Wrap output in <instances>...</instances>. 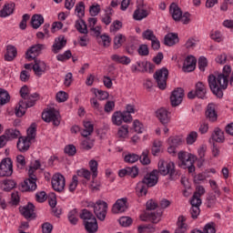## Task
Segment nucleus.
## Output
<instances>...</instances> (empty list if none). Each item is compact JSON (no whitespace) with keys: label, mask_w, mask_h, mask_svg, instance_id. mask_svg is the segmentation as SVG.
Segmentation results:
<instances>
[{"label":"nucleus","mask_w":233,"mask_h":233,"mask_svg":"<svg viewBox=\"0 0 233 233\" xmlns=\"http://www.w3.org/2000/svg\"><path fill=\"white\" fill-rule=\"evenodd\" d=\"M153 77L157 83V86H158L160 90H165V88H167V79H168V69L162 67L157 70Z\"/></svg>","instance_id":"39448f33"},{"label":"nucleus","mask_w":233,"mask_h":233,"mask_svg":"<svg viewBox=\"0 0 233 233\" xmlns=\"http://www.w3.org/2000/svg\"><path fill=\"white\" fill-rule=\"evenodd\" d=\"M161 145H162L161 140H155L153 142V147L151 149L153 156H157V154L161 152Z\"/></svg>","instance_id":"09e8293b"},{"label":"nucleus","mask_w":233,"mask_h":233,"mask_svg":"<svg viewBox=\"0 0 233 233\" xmlns=\"http://www.w3.org/2000/svg\"><path fill=\"white\" fill-rule=\"evenodd\" d=\"M75 12L77 14L79 19L85 17V3L79 2L76 4Z\"/></svg>","instance_id":"37998d69"},{"label":"nucleus","mask_w":233,"mask_h":233,"mask_svg":"<svg viewBox=\"0 0 233 233\" xmlns=\"http://www.w3.org/2000/svg\"><path fill=\"white\" fill-rule=\"evenodd\" d=\"M66 99H68V94H66V92L59 91L56 94V101L58 103H65V101H66Z\"/></svg>","instance_id":"680f3d73"},{"label":"nucleus","mask_w":233,"mask_h":233,"mask_svg":"<svg viewBox=\"0 0 233 233\" xmlns=\"http://www.w3.org/2000/svg\"><path fill=\"white\" fill-rule=\"evenodd\" d=\"M94 132V124L90 121H84V129L81 132L83 137H88V136H92Z\"/></svg>","instance_id":"72a5a7b5"},{"label":"nucleus","mask_w":233,"mask_h":233,"mask_svg":"<svg viewBox=\"0 0 233 233\" xmlns=\"http://www.w3.org/2000/svg\"><path fill=\"white\" fill-rule=\"evenodd\" d=\"M15 57H17V48L12 45L7 46L5 55V61H14Z\"/></svg>","instance_id":"c85d7f7f"},{"label":"nucleus","mask_w":233,"mask_h":233,"mask_svg":"<svg viewBox=\"0 0 233 233\" xmlns=\"http://www.w3.org/2000/svg\"><path fill=\"white\" fill-rule=\"evenodd\" d=\"M128 209V198H118L116 203L113 205L112 212L113 214H121L127 212Z\"/></svg>","instance_id":"4468645a"},{"label":"nucleus","mask_w":233,"mask_h":233,"mask_svg":"<svg viewBox=\"0 0 233 233\" xmlns=\"http://www.w3.org/2000/svg\"><path fill=\"white\" fill-rule=\"evenodd\" d=\"M51 184L56 192H63L66 185V180L63 175L56 173L52 177Z\"/></svg>","instance_id":"9d476101"},{"label":"nucleus","mask_w":233,"mask_h":233,"mask_svg":"<svg viewBox=\"0 0 233 233\" xmlns=\"http://www.w3.org/2000/svg\"><path fill=\"white\" fill-rule=\"evenodd\" d=\"M25 138L29 139V141L35 139V124H32L27 129V137Z\"/></svg>","instance_id":"4d7b16f0"},{"label":"nucleus","mask_w":233,"mask_h":233,"mask_svg":"<svg viewBox=\"0 0 233 233\" xmlns=\"http://www.w3.org/2000/svg\"><path fill=\"white\" fill-rule=\"evenodd\" d=\"M80 219H83L85 228L88 233H96L97 232V219L96 216L90 212L88 209H82L80 215Z\"/></svg>","instance_id":"7ed1b4c3"},{"label":"nucleus","mask_w":233,"mask_h":233,"mask_svg":"<svg viewBox=\"0 0 233 233\" xmlns=\"http://www.w3.org/2000/svg\"><path fill=\"white\" fill-rule=\"evenodd\" d=\"M118 137L125 139L128 136V125H124L118 128L117 132Z\"/></svg>","instance_id":"6e6d98bb"},{"label":"nucleus","mask_w":233,"mask_h":233,"mask_svg":"<svg viewBox=\"0 0 233 233\" xmlns=\"http://www.w3.org/2000/svg\"><path fill=\"white\" fill-rule=\"evenodd\" d=\"M187 218L185 216L178 217V220L177 222V228L175 229V233H185L187 232V225L186 222Z\"/></svg>","instance_id":"c756f323"},{"label":"nucleus","mask_w":233,"mask_h":233,"mask_svg":"<svg viewBox=\"0 0 233 233\" xmlns=\"http://www.w3.org/2000/svg\"><path fill=\"white\" fill-rule=\"evenodd\" d=\"M45 50V45L43 44H36L29 47L25 53V59H28V61L38 59L36 58L39 54H41V51Z\"/></svg>","instance_id":"f8f14e48"},{"label":"nucleus","mask_w":233,"mask_h":233,"mask_svg":"<svg viewBox=\"0 0 233 233\" xmlns=\"http://www.w3.org/2000/svg\"><path fill=\"white\" fill-rule=\"evenodd\" d=\"M169 13L171 14L174 21L179 22L181 21V17H183V11L181 8L176 4H171L169 6Z\"/></svg>","instance_id":"5701e85b"},{"label":"nucleus","mask_w":233,"mask_h":233,"mask_svg":"<svg viewBox=\"0 0 233 233\" xmlns=\"http://www.w3.org/2000/svg\"><path fill=\"white\" fill-rule=\"evenodd\" d=\"M206 117L211 123H215L218 121V112H216V105L215 104H208L207 110H206Z\"/></svg>","instance_id":"412c9836"},{"label":"nucleus","mask_w":233,"mask_h":233,"mask_svg":"<svg viewBox=\"0 0 233 233\" xmlns=\"http://www.w3.org/2000/svg\"><path fill=\"white\" fill-rule=\"evenodd\" d=\"M195 92L198 99H205L207 97V86L203 82H198L195 86Z\"/></svg>","instance_id":"bb28decb"},{"label":"nucleus","mask_w":233,"mask_h":233,"mask_svg":"<svg viewBox=\"0 0 233 233\" xmlns=\"http://www.w3.org/2000/svg\"><path fill=\"white\" fill-rule=\"evenodd\" d=\"M33 104H25V100H20L18 106H16L15 109V114L16 117H23L25 114H26V109L31 108Z\"/></svg>","instance_id":"393cba45"},{"label":"nucleus","mask_w":233,"mask_h":233,"mask_svg":"<svg viewBox=\"0 0 233 233\" xmlns=\"http://www.w3.org/2000/svg\"><path fill=\"white\" fill-rule=\"evenodd\" d=\"M136 192L138 198H143V196H147V193L148 192V187L140 181L137 184Z\"/></svg>","instance_id":"e433bc0d"},{"label":"nucleus","mask_w":233,"mask_h":233,"mask_svg":"<svg viewBox=\"0 0 233 233\" xmlns=\"http://www.w3.org/2000/svg\"><path fill=\"white\" fill-rule=\"evenodd\" d=\"M91 207L94 208V214L96 216L97 219H99V221H105L108 210V204L103 200H98L96 204L93 203Z\"/></svg>","instance_id":"0eeeda50"},{"label":"nucleus","mask_w":233,"mask_h":233,"mask_svg":"<svg viewBox=\"0 0 233 233\" xmlns=\"http://www.w3.org/2000/svg\"><path fill=\"white\" fill-rule=\"evenodd\" d=\"M10 103V94L5 89L0 88V105Z\"/></svg>","instance_id":"58836bf2"},{"label":"nucleus","mask_w":233,"mask_h":233,"mask_svg":"<svg viewBox=\"0 0 233 233\" xmlns=\"http://www.w3.org/2000/svg\"><path fill=\"white\" fill-rule=\"evenodd\" d=\"M211 137L213 141H216V143H223L225 141V132H223L219 127H217L215 128Z\"/></svg>","instance_id":"7c9ffc66"},{"label":"nucleus","mask_w":233,"mask_h":233,"mask_svg":"<svg viewBox=\"0 0 233 233\" xmlns=\"http://www.w3.org/2000/svg\"><path fill=\"white\" fill-rule=\"evenodd\" d=\"M198 60L193 56H187L183 65V71L184 72H194L196 70V64Z\"/></svg>","instance_id":"6ab92c4d"},{"label":"nucleus","mask_w":233,"mask_h":233,"mask_svg":"<svg viewBox=\"0 0 233 233\" xmlns=\"http://www.w3.org/2000/svg\"><path fill=\"white\" fill-rule=\"evenodd\" d=\"M138 232L139 233H154L156 232V227L152 225H144V226H139L138 227Z\"/></svg>","instance_id":"a18cd8bd"},{"label":"nucleus","mask_w":233,"mask_h":233,"mask_svg":"<svg viewBox=\"0 0 233 233\" xmlns=\"http://www.w3.org/2000/svg\"><path fill=\"white\" fill-rule=\"evenodd\" d=\"M72 57V52L70 50L66 51L64 54L56 56L57 61H66Z\"/></svg>","instance_id":"052dcab7"},{"label":"nucleus","mask_w":233,"mask_h":233,"mask_svg":"<svg viewBox=\"0 0 233 233\" xmlns=\"http://www.w3.org/2000/svg\"><path fill=\"white\" fill-rule=\"evenodd\" d=\"M126 163H136L139 161V156L137 154H129L125 157Z\"/></svg>","instance_id":"0e129e2a"},{"label":"nucleus","mask_w":233,"mask_h":233,"mask_svg":"<svg viewBox=\"0 0 233 233\" xmlns=\"http://www.w3.org/2000/svg\"><path fill=\"white\" fill-rule=\"evenodd\" d=\"M232 72L230 66H225L223 73L218 74L217 76L209 75L208 81V86L215 96L218 97H223V90H227L228 86V76Z\"/></svg>","instance_id":"f257e3e1"},{"label":"nucleus","mask_w":233,"mask_h":233,"mask_svg":"<svg viewBox=\"0 0 233 233\" xmlns=\"http://www.w3.org/2000/svg\"><path fill=\"white\" fill-rule=\"evenodd\" d=\"M157 170H153L151 173L146 175L144 178L142 179V183L150 187H156L157 185Z\"/></svg>","instance_id":"dca6fc26"},{"label":"nucleus","mask_w":233,"mask_h":233,"mask_svg":"<svg viewBox=\"0 0 233 233\" xmlns=\"http://www.w3.org/2000/svg\"><path fill=\"white\" fill-rule=\"evenodd\" d=\"M127 41V37L124 35L118 34L114 38V48H121L123 46V43Z\"/></svg>","instance_id":"ea45409f"},{"label":"nucleus","mask_w":233,"mask_h":233,"mask_svg":"<svg viewBox=\"0 0 233 233\" xmlns=\"http://www.w3.org/2000/svg\"><path fill=\"white\" fill-rule=\"evenodd\" d=\"M89 167L91 172L93 173V179H96V177H97V161L90 160Z\"/></svg>","instance_id":"13d9d810"},{"label":"nucleus","mask_w":233,"mask_h":233,"mask_svg":"<svg viewBox=\"0 0 233 233\" xmlns=\"http://www.w3.org/2000/svg\"><path fill=\"white\" fill-rule=\"evenodd\" d=\"M5 135L7 139H17L21 136V132L17 129H6Z\"/></svg>","instance_id":"a19ab883"},{"label":"nucleus","mask_w":233,"mask_h":233,"mask_svg":"<svg viewBox=\"0 0 233 233\" xmlns=\"http://www.w3.org/2000/svg\"><path fill=\"white\" fill-rule=\"evenodd\" d=\"M133 17L136 21H142L146 17H148V11L145 9V4H139L137 8L133 14Z\"/></svg>","instance_id":"a211bd4d"},{"label":"nucleus","mask_w":233,"mask_h":233,"mask_svg":"<svg viewBox=\"0 0 233 233\" xmlns=\"http://www.w3.org/2000/svg\"><path fill=\"white\" fill-rule=\"evenodd\" d=\"M112 123L113 125H116V127H121L124 123H130V116H126L124 112L121 111H116L112 115Z\"/></svg>","instance_id":"2eb2a0df"},{"label":"nucleus","mask_w":233,"mask_h":233,"mask_svg":"<svg viewBox=\"0 0 233 233\" xmlns=\"http://www.w3.org/2000/svg\"><path fill=\"white\" fill-rule=\"evenodd\" d=\"M93 92L96 96V97H98V99H100V101H105V99H108V92L106 91H103V90H99V89H93Z\"/></svg>","instance_id":"79ce46f5"},{"label":"nucleus","mask_w":233,"mask_h":233,"mask_svg":"<svg viewBox=\"0 0 233 233\" xmlns=\"http://www.w3.org/2000/svg\"><path fill=\"white\" fill-rule=\"evenodd\" d=\"M4 185H5L4 190H5V192H10V190H12V188L15 187V181L5 180Z\"/></svg>","instance_id":"69168bd1"},{"label":"nucleus","mask_w":233,"mask_h":233,"mask_svg":"<svg viewBox=\"0 0 233 233\" xmlns=\"http://www.w3.org/2000/svg\"><path fill=\"white\" fill-rule=\"evenodd\" d=\"M67 219L71 225H77V221H79V212L77 211V208L69 211Z\"/></svg>","instance_id":"c9c22d12"},{"label":"nucleus","mask_w":233,"mask_h":233,"mask_svg":"<svg viewBox=\"0 0 233 233\" xmlns=\"http://www.w3.org/2000/svg\"><path fill=\"white\" fill-rule=\"evenodd\" d=\"M30 145H32V140L26 138V137H20L16 147L19 152H26L30 148Z\"/></svg>","instance_id":"4be33fe9"},{"label":"nucleus","mask_w":233,"mask_h":233,"mask_svg":"<svg viewBox=\"0 0 233 233\" xmlns=\"http://www.w3.org/2000/svg\"><path fill=\"white\" fill-rule=\"evenodd\" d=\"M179 166L182 168H187L188 172L192 173L196 170V167H194V163H196V156L187 152V151H179L177 154Z\"/></svg>","instance_id":"20e7f679"},{"label":"nucleus","mask_w":233,"mask_h":233,"mask_svg":"<svg viewBox=\"0 0 233 233\" xmlns=\"http://www.w3.org/2000/svg\"><path fill=\"white\" fill-rule=\"evenodd\" d=\"M42 119L46 123H53L55 127L61 125V116L56 109H49L42 113Z\"/></svg>","instance_id":"423d86ee"},{"label":"nucleus","mask_w":233,"mask_h":233,"mask_svg":"<svg viewBox=\"0 0 233 233\" xmlns=\"http://www.w3.org/2000/svg\"><path fill=\"white\" fill-rule=\"evenodd\" d=\"M168 143L172 147H177L183 145V140L179 137H171L168 138Z\"/></svg>","instance_id":"de8ad7c7"},{"label":"nucleus","mask_w":233,"mask_h":233,"mask_svg":"<svg viewBox=\"0 0 233 233\" xmlns=\"http://www.w3.org/2000/svg\"><path fill=\"white\" fill-rule=\"evenodd\" d=\"M148 219L152 221V223L157 224L161 221V212H151L148 213Z\"/></svg>","instance_id":"c03bdc74"},{"label":"nucleus","mask_w":233,"mask_h":233,"mask_svg":"<svg viewBox=\"0 0 233 233\" xmlns=\"http://www.w3.org/2000/svg\"><path fill=\"white\" fill-rule=\"evenodd\" d=\"M114 14V9H112V7H108L106 10V14L102 16V23H104V25H110V23H112V15Z\"/></svg>","instance_id":"4c0bfd02"},{"label":"nucleus","mask_w":233,"mask_h":233,"mask_svg":"<svg viewBox=\"0 0 233 233\" xmlns=\"http://www.w3.org/2000/svg\"><path fill=\"white\" fill-rule=\"evenodd\" d=\"M75 28H76L79 34H84V35H87L88 34V28L86 27V23L83 19L76 21Z\"/></svg>","instance_id":"473e14b6"},{"label":"nucleus","mask_w":233,"mask_h":233,"mask_svg":"<svg viewBox=\"0 0 233 233\" xmlns=\"http://www.w3.org/2000/svg\"><path fill=\"white\" fill-rule=\"evenodd\" d=\"M204 233H216L214 223H208L203 229Z\"/></svg>","instance_id":"774afa93"},{"label":"nucleus","mask_w":233,"mask_h":233,"mask_svg":"<svg viewBox=\"0 0 233 233\" xmlns=\"http://www.w3.org/2000/svg\"><path fill=\"white\" fill-rule=\"evenodd\" d=\"M143 39H147V41H153L157 38L156 35H154V31L150 29H147L142 33Z\"/></svg>","instance_id":"864d4df0"},{"label":"nucleus","mask_w":233,"mask_h":233,"mask_svg":"<svg viewBox=\"0 0 233 233\" xmlns=\"http://www.w3.org/2000/svg\"><path fill=\"white\" fill-rule=\"evenodd\" d=\"M33 65V71L35 72V75L37 76V77H41L45 72H46V64L40 60V59H35Z\"/></svg>","instance_id":"f3484780"},{"label":"nucleus","mask_w":233,"mask_h":233,"mask_svg":"<svg viewBox=\"0 0 233 233\" xmlns=\"http://www.w3.org/2000/svg\"><path fill=\"white\" fill-rule=\"evenodd\" d=\"M66 46V39H65V36H58L55 39V43L52 46V52L54 54H59L60 50H63Z\"/></svg>","instance_id":"b1692460"},{"label":"nucleus","mask_w":233,"mask_h":233,"mask_svg":"<svg viewBox=\"0 0 233 233\" xmlns=\"http://www.w3.org/2000/svg\"><path fill=\"white\" fill-rule=\"evenodd\" d=\"M179 43V36L176 33H168L165 35L164 45L166 46H174V45H177Z\"/></svg>","instance_id":"a878e982"},{"label":"nucleus","mask_w":233,"mask_h":233,"mask_svg":"<svg viewBox=\"0 0 233 233\" xmlns=\"http://www.w3.org/2000/svg\"><path fill=\"white\" fill-rule=\"evenodd\" d=\"M124 115L130 117L129 122L132 123V115L131 114H136V106L133 105H127L126 106V111H123Z\"/></svg>","instance_id":"603ef678"},{"label":"nucleus","mask_w":233,"mask_h":233,"mask_svg":"<svg viewBox=\"0 0 233 233\" xmlns=\"http://www.w3.org/2000/svg\"><path fill=\"white\" fill-rule=\"evenodd\" d=\"M28 176L29 177L21 185L22 192L34 191L35 188H37V184H35V181H37V177L35 174H34V169L29 168Z\"/></svg>","instance_id":"6e6552de"},{"label":"nucleus","mask_w":233,"mask_h":233,"mask_svg":"<svg viewBox=\"0 0 233 233\" xmlns=\"http://www.w3.org/2000/svg\"><path fill=\"white\" fill-rule=\"evenodd\" d=\"M12 174H14V165L12 164V159L9 157L2 159L0 163V177H10Z\"/></svg>","instance_id":"1a4fd4ad"},{"label":"nucleus","mask_w":233,"mask_h":233,"mask_svg":"<svg viewBox=\"0 0 233 233\" xmlns=\"http://www.w3.org/2000/svg\"><path fill=\"white\" fill-rule=\"evenodd\" d=\"M38 97H39V95H37V93L29 95L27 96V99H24V103H25V105L33 104L32 106H34V105H35V101H37Z\"/></svg>","instance_id":"3c124183"},{"label":"nucleus","mask_w":233,"mask_h":233,"mask_svg":"<svg viewBox=\"0 0 233 233\" xmlns=\"http://www.w3.org/2000/svg\"><path fill=\"white\" fill-rule=\"evenodd\" d=\"M112 61H115V63H119L120 65H130L132 63V60L130 57L127 56H119V55H113L111 56Z\"/></svg>","instance_id":"2f4dec72"},{"label":"nucleus","mask_w":233,"mask_h":233,"mask_svg":"<svg viewBox=\"0 0 233 233\" xmlns=\"http://www.w3.org/2000/svg\"><path fill=\"white\" fill-rule=\"evenodd\" d=\"M183 97H185V90L178 87L172 91L170 96V103L172 106H179L180 103H183Z\"/></svg>","instance_id":"ddd939ff"},{"label":"nucleus","mask_w":233,"mask_h":233,"mask_svg":"<svg viewBox=\"0 0 233 233\" xmlns=\"http://www.w3.org/2000/svg\"><path fill=\"white\" fill-rule=\"evenodd\" d=\"M119 224L122 227H130L132 225V218L129 217H121L119 218Z\"/></svg>","instance_id":"338daca9"},{"label":"nucleus","mask_w":233,"mask_h":233,"mask_svg":"<svg viewBox=\"0 0 233 233\" xmlns=\"http://www.w3.org/2000/svg\"><path fill=\"white\" fill-rule=\"evenodd\" d=\"M45 23V18L41 15H34L31 18V25L35 30H37Z\"/></svg>","instance_id":"f704fd0d"},{"label":"nucleus","mask_w":233,"mask_h":233,"mask_svg":"<svg viewBox=\"0 0 233 233\" xmlns=\"http://www.w3.org/2000/svg\"><path fill=\"white\" fill-rule=\"evenodd\" d=\"M198 140V132L191 131L187 137V145H194Z\"/></svg>","instance_id":"5fc2aeb1"},{"label":"nucleus","mask_w":233,"mask_h":233,"mask_svg":"<svg viewBox=\"0 0 233 233\" xmlns=\"http://www.w3.org/2000/svg\"><path fill=\"white\" fill-rule=\"evenodd\" d=\"M90 103H91V106L94 108L96 114L103 113V107L101 106V105H99V102H97V99L91 98Z\"/></svg>","instance_id":"8fccbe9b"},{"label":"nucleus","mask_w":233,"mask_h":233,"mask_svg":"<svg viewBox=\"0 0 233 233\" xmlns=\"http://www.w3.org/2000/svg\"><path fill=\"white\" fill-rule=\"evenodd\" d=\"M158 172L161 176H169L171 181L179 179V172L176 170V165L174 162H168L165 160H159Z\"/></svg>","instance_id":"f03ea898"},{"label":"nucleus","mask_w":233,"mask_h":233,"mask_svg":"<svg viewBox=\"0 0 233 233\" xmlns=\"http://www.w3.org/2000/svg\"><path fill=\"white\" fill-rule=\"evenodd\" d=\"M157 119L162 125H168L170 123V116H168V111L165 107H161L156 112Z\"/></svg>","instance_id":"aec40b11"},{"label":"nucleus","mask_w":233,"mask_h":233,"mask_svg":"<svg viewBox=\"0 0 233 233\" xmlns=\"http://www.w3.org/2000/svg\"><path fill=\"white\" fill-rule=\"evenodd\" d=\"M123 28V23L119 20H116L110 25V32H117V30H121Z\"/></svg>","instance_id":"bf43d9fd"},{"label":"nucleus","mask_w":233,"mask_h":233,"mask_svg":"<svg viewBox=\"0 0 233 233\" xmlns=\"http://www.w3.org/2000/svg\"><path fill=\"white\" fill-rule=\"evenodd\" d=\"M149 151L148 149H146L142 152V155L139 157L140 163L142 165H150V158H148Z\"/></svg>","instance_id":"49530a36"},{"label":"nucleus","mask_w":233,"mask_h":233,"mask_svg":"<svg viewBox=\"0 0 233 233\" xmlns=\"http://www.w3.org/2000/svg\"><path fill=\"white\" fill-rule=\"evenodd\" d=\"M20 214L24 216L27 221H32V219H35V206L32 203H28L26 206L19 208Z\"/></svg>","instance_id":"9b49d317"},{"label":"nucleus","mask_w":233,"mask_h":233,"mask_svg":"<svg viewBox=\"0 0 233 233\" xmlns=\"http://www.w3.org/2000/svg\"><path fill=\"white\" fill-rule=\"evenodd\" d=\"M15 9V3L5 4L3 9L0 11V17H8V15H12V14H14Z\"/></svg>","instance_id":"cd10ccee"},{"label":"nucleus","mask_w":233,"mask_h":233,"mask_svg":"<svg viewBox=\"0 0 233 233\" xmlns=\"http://www.w3.org/2000/svg\"><path fill=\"white\" fill-rule=\"evenodd\" d=\"M137 52L139 54V56H148L149 51H148V46L147 44H142L139 46Z\"/></svg>","instance_id":"e2e57ef3"}]
</instances>
